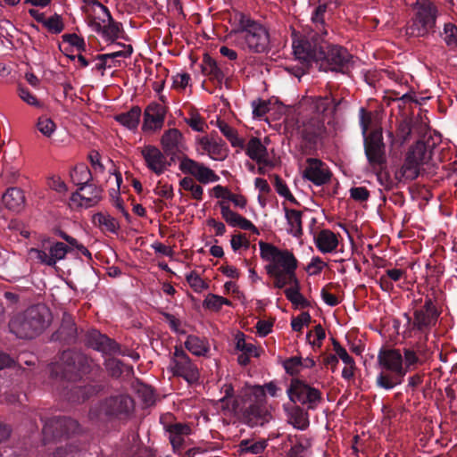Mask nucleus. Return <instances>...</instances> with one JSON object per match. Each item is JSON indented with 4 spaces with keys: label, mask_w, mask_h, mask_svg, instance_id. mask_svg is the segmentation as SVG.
<instances>
[{
    "label": "nucleus",
    "mask_w": 457,
    "mask_h": 457,
    "mask_svg": "<svg viewBox=\"0 0 457 457\" xmlns=\"http://www.w3.org/2000/svg\"><path fill=\"white\" fill-rule=\"evenodd\" d=\"M343 99L336 100L331 94L313 96L309 99L311 115L296 120L295 129L301 137V152L304 155H313L318 143L327 133L325 120L332 118Z\"/></svg>",
    "instance_id": "f257e3e1"
},
{
    "label": "nucleus",
    "mask_w": 457,
    "mask_h": 457,
    "mask_svg": "<svg viewBox=\"0 0 457 457\" xmlns=\"http://www.w3.org/2000/svg\"><path fill=\"white\" fill-rule=\"evenodd\" d=\"M233 29L232 34L237 35V45L252 53H266L270 50V35L266 28L250 15L235 11L229 18Z\"/></svg>",
    "instance_id": "f03ea898"
},
{
    "label": "nucleus",
    "mask_w": 457,
    "mask_h": 457,
    "mask_svg": "<svg viewBox=\"0 0 457 457\" xmlns=\"http://www.w3.org/2000/svg\"><path fill=\"white\" fill-rule=\"evenodd\" d=\"M261 258L268 262L265 266L267 274L273 278V286L282 289L287 286V280L296 277L295 270L298 262L288 250H281L272 244L259 242Z\"/></svg>",
    "instance_id": "7ed1b4c3"
},
{
    "label": "nucleus",
    "mask_w": 457,
    "mask_h": 457,
    "mask_svg": "<svg viewBox=\"0 0 457 457\" xmlns=\"http://www.w3.org/2000/svg\"><path fill=\"white\" fill-rule=\"evenodd\" d=\"M440 314L441 312L431 297L427 296L424 301L422 298L413 300L410 312L403 313L406 320L403 337L427 339L436 326Z\"/></svg>",
    "instance_id": "20e7f679"
},
{
    "label": "nucleus",
    "mask_w": 457,
    "mask_h": 457,
    "mask_svg": "<svg viewBox=\"0 0 457 457\" xmlns=\"http://www.w3.org/2000/svg\"><path fill=\"white\" fill-rule=\"evenodd\" d=\"M50 316V312L46 305L30 306L25 312L12 318L9 322L10 331L20 338H34L49 325Z\"/></svg>",
    "instance_id": "39448f33"
},
{
    "label": "nucleus",
    "mask_w": 457,
    "mask_h": 457,
    "mask_svg": "<svg viewBox=\"0 0 457 457\" xmlns=\"http://www.w3.org/2000/svg\"><path fill=\"white\" fill-rule=\"evenodd\" d=\"M377 361L381 369L376 378L378 387L389 391L403 382L405 373L400 349L381 347L378 353Z\"/></svg>",
    "instance_id": "423d86ee"
},
{
    "label": "nucleus",
    "mask_w": 457,
    "mask_h": 457,
    "mask_svg": "<svg viewBox=\"0 0 457 457\" xmlns=\"http://www.w3.org/2000/svg\"><path fill=\"white\" fill-rule=\"evenodd\" d=\"M71 181L78 189L71 195L70 200L83 208L96 206L103 198V189L91 183L93 177L90 170L84 164L75 166L71 171Z\"/></svg>",
    "instance_id": "0eeeda50"
},
{
    "label": "nucleus",
    "mask_w": 457,
    "mask_h": 457,
    "mask_svg": "<svg viewBox=\"0 0 457 457\" xmlns=\"http://www.w3.org/2000/svg\"><path fill=\"white\" fill-rule=\"evenodd\" d=\"M91 360L80 352L64 350L59 361L50 367L51 376L68 381H75L90 369Z\"/></svg>",
    "instance_id": "6e6552de"
},
{
    "label": "nucleus",
    "mask_w": 457,
    "mask_h": 457,
    "mask_svg": "<svg viewBox=\"0 0 457 457\" xmlns=\"http://www.w3.org/2000/svg\"><path fill=\"white\" fill-rule=\"evenodd\" d=\"M414 15L407 27L411 37H425L435 33L438 9L431 0H416L412 4Z\"/></svg>",
    "instance_id": "1a4fd4ad"
},
{
    "label": "nucleus",
    "mask_w": 457,
    "mask_h": 457,
    "mask_svg": "<svg viewBox=\"0 0 457 457\" xmlns=\"http://www.w3.org/2000/svg\"><path fill=\"white\" fill-rule=\"evenodd\" d=\"M323 43L319 32L311 31L302 34L296 31L292 33V47L295 59L299 63H319L322 54Z\"/></svg>",
    "instance_id": "9d476101"
},
{
    "label": "nucleus",
    "mask_w": 457,
    "mask_h": 457,
    "mask_svg": "<svg viewBox=\"0 0 457 457\" xmlns=\"http://www.w3.org/2000/svg\"><path fill=\"white\" fill-rule=\"evenodd\" d=\"M135 410L133 398L127 394H117L101 401L96 408L90 410V415H104L110 420H128Z\"/></svg>",
    "instance_id": "9b49d317"
},
{
    "label": "nucleus",
    "mask_w": 457,
    "mask_h": 457,
    "mask_svg": "<svg viewBox=\"0 0 457 457\" xmlns=\"http://www.w3.org/2000/svg\"><path fill=\"white\" fill-rule=\"evenodd\" d=\"M43 422V441L45 444L55 439L69 437L71 435L78 434L80 431V426L76 420L65 416H55L44 420Z\"/></svg>",
    "instance_id": "f8f14e48"
},
{
    "label": "nucleus",
    "mask_w": 457,
    "mask_h": 457,
    "mask_svg": "<svg viewBox=\"0 0 457 457\" xmlns=\"http://www.w3.org/2000/svg\"><path fill=\"white\" fill-rule=\"evenodd\" d=\"M322 54L318 63L320 69L342 73L350 69L353 55L345 47L324 42Z\"/></svg>",
    "instance_id": "ddd939ff"
},
{
    "label": "nucleus",
    "mask_w": 457,
    "mask_h": 457,
    "mask_svg": "<svg viewBox=\"0 0 457 457\" xmlns=\"http://www.w3.org/2000/svg\"><path fill=\"white\" fill-rule=\"evenodd\" d=\"M287 394L292 403L307 405L309 410L316 409L322 401V393L318 388L310 386L305 380L298 378L291 379Z\"/></svg>",
    "instance_id": "4468645a"
},
{
    "label": "nucleus",
    "mask_w": 457,
    "mask_h": 457,
    "mask_svg": "<svg viewBox=\"0 0 457 457\" xmlns=\"http://www.w3.org/2000/svg\"><path fill=\"white\" fill-rule=\"evenodd\" d=\"M253 390L256 400L245 409L243 413L244 422L252 428L262 427L270 419V413L265 404L264 389L260 386H255Z\"/></svg>",
    "instance_id": "2eb2a0df"
},
{
    "label": "nucleus",
    "mask_w": 457,
    "mask_h": 457,
    "mask_svg": "<svg viewBox=\"0 0 457 457\" xmlns=\"http://www.w3.org/2000/svg\"><path fill=\"white\" fill-rule=\"evenodd\" d=\"M85 344L94 350L101 352L104 355L130 356L129 350L122 348L114 339L102 334L97 329H89L85 334Z\"/></svg>",
    "instance_id": "dca6fc26"
},
{
    "label": "nucleus",
    "mask_w": 457,
    "mask_h": 457,
    "mask_svg": "<svg viewBox=\"0 0 457 457\" xmlns=\"http://www.w3.org/2000/svg\"><path fill=\"white\" fill-rule=\"evenodd\" d=\"M170 369L173 376L183 378L189 384L197 382L200 378L198 368L181 346L175 347Z\"/></svg>",
    "instance_id": "f3484780"
},
{
    "label": "nucleus",
    "mask_w": 457,
    "mask_h": 457,
    "mask_svg": "<svg viewBox=\"0 0 457 457\" xmlns=\"http://www.w3.org/2000/svg\"><path fill=\"white\" fill-rule=\"evenodd\" d=\"M363 145L370 165L373 168H382L386 162L382 129H374L368 136H365Z\"/></svg>",
    "instance_id": "a211bd4d"
},
{
    "label": "nucleus",
    "mask_w": 457,
    "mask_h": 457,
    "mask_svg": "<svg viewBox=\"0 0 457 457\" xmlns=\"http://www.w3.org/2000/svg\"><path fill=\"white\" fill-rule=\"evenodd\" d=\"M161 418L163 428L168 433L170 443L174 453H182L187 447L189 439L187 437L192 434L191 427L182 422H165Z\"/></svg>",
    "instance_id": "6ab92c4d"
},
{
    "label": "nucleus",
    "mask_w": 457,
    "mask_h": 457,
    "mask_svg": "<svg viewBox=\"0 0 457 457\" xmlns=\"http://www.w3.org/2000/svg\"><path fill=\"white\" fill-rule=\"evenodd\" d=\"M179 170L195 178L202 184L216 182L220 177L204 164L184 155L179 163Z\"/></svg>",
    "instance_id": "aec40b11"
},
{
    "label": "nucleus",
    "mask_w": 457,
    "mask_h": 457,
    "mask_svg": "<svg viewBox=\"0 0 457 457\" xmlns=\"http://www.w3.org/2000/svg\"><path fill=\"white\" fill-rule=\"evenodd\" d=\"M161 145L164 154L170 157L171 162H175V158L179 154H184L187 150L183 134L178 129H170L164 131L161 137Z\"/></svg>",
    "instance_id": "412c9836"
},
{
    "label": "nucleus",
    "mask_w": 457,
    "mask_h": 457,
    "mask_svg": "<svg viewBox=\"0 0 457 457\" xmlns=\"http://www.w3.org/2000/svg\"><path fill=\"white\" fill-rule=\"evenodd\" d=\"M401 352L405 375L417 370L427 359L426 344L424 342H416L410 346L403 347Z\"/></svg>",
    "instance_id": "4be33fe9"
},
{
    "label": "nucleus",
    "mask_w": 457,
    "mask_h": 457,
    "mask_svg": "<svg viewBox=\"0 0 457 457\" xmlns=\"http://www.w3.org/2000/svg\"><path fill=\"white\" fill-rule=\"evenodd\" d=\"M307 167L303 170V177L316 186H322L329 182L332 173L327 164L317 158H308Z\"/></svg>",
    "instance_id": "5701e85b"
},
{
    "label": "nucleus",
    "mask_w": 457,
    "mask_h": 457,
    "mask_svg": "<svg viewBox=\"0 0 457 457\" xmlns=\"http://www.w3.org/2000/svg\"><path fill=\"white\" fill-rule=\"evenodd\" d=\"M141 154L146 163L147 168L156 175L162 174L167 167L173 162L167 161L166 154L154 145H145L141 150Z\"/></svg>",
    "instance_id": "b1692460"
},
{
    "label": "nucleus",
    "mask_w": 457,
    "mask_h": 457,
    "mask_svg": "<svg viewBox=\"0 0 457 457\" xmlns=\"http://www.w3.org/2000/svg\"><path fill=\"white\" fill-rule=\"evenodd\" d=\"M85 4L88 6L99 7L103 11L104 15L107 17L108 24L104 26L103 36L107 41H111L112 43H113L119 37L122 39H127V37L123 35L124 31L122 24L113 20L111 12L105 5H104L97 0H86Z\"/></svg>",
    "instance_id": "393cba45"
},
{
    "label": "nucleus",
    "mask_w": 457,
    "mask_h": 457,
    "mask_svg": "<svg viewBox=\"0 0 457 457\" xmlns=\"http://www.w3.org/2000/svg\"><path fill=\"white\" fill-rule=\"evenodd\" d=\"M52 341L59 342L62 345H73L78 340V329L72 317L64 313L59 328L53 333Z\"/></svg>",
    "instance_id": "a878e982"
},
{
    "label": "nucleus",
    "mask_w": 457,
    "mask_h": 457,
    "mask_svg": "<svg viewBox=\"0 0 457 457\" xmlns=\"http://www.w3.org/2000/svg\"><path fill=\"white\" fill-rule=\"evenodd\" d=\"M37 253V259L43 264L49 267H54L57 262L63 260L66 254L71 252V248L62 242L53 243L48 251L46 250H34Z\"/></svg>",
    "instance_id": "bb28decb"
},
{
    "label": "nucleus",
    "mask_w": 457,
    "mask_h": 457,
    "mask_svg": "<svg viewBox=\"0 0 457 457\" xmlns=\"http://www.w3.org/2000/svg\"><path fill=\"white\" fill-rule=\"evenodd\" d=\"M198 142L212 159L222 161L227 158L228 154V146L216 132L211 134L210 137H201Z\"/></svg>",
    "instance_id": "cd10ccee"
},
{
    "label": "nucleus",
    "mask_w": 457,
    "mask_h": 457,
    "mask_svg": "<svg viewBox=\"0 0 457 457\" xmlns=\"http://www.w3.org/2000/svg\"><path fill=\"white\" fill-rule=\"evenodd\" d=\"M165 107L158 103L150 104L144 112V130L160 129L165 120Z\"/></svg>",
    "instance_id": "c85d7f7f"
},
{
    "label": "nucleus",
    "mask_w": 457,
    "mask_h": 457,
    "mask_svg": "<svg viewBox=\"0 0 457 457\" xmlns=\"http://www.w3.org/2000/svg\"><path fill=\"white\" fill-rule=\"evenodd\" d=\"M4 206L14 213H20L26 206V196L24 191L17 187H8L2 195Z\"/></svg>",
    "instance_id": "c756f323"
},
{
    "label": "nucleus",
    "mask_w": 457,
    "mask_h": 457,
    "mask_svg": "<svg viewBox=\"0 0 457 457\" xmlns=\"http://www.w3.org/2000/svg\"><path fill=\"white\" fill-rule=\"evenodd\" d=\"M435 143L428 139L426 142L417 141L408 151L406 157H411L416 162L423 165L432 158Z\"/></svg>",
    "instance_id": "7c9ffc66"
},
{
    "label": "nucleus",
    "mask_w": 457,
    "mask_h": 457,
    "mask_svg": "<svg viewBox=\"0 0 457 457\" xmlns=\"http://www.w3.org/2000/svg\"><path fill=\"white\" fill-rule=\"evenodd\" d=\"M245 154L259 165H270V162L268 159L267 147L262 145L261 139L258 137H252L248 141Z\"/></svg>",
    "instance_id": "2f4dec72"
},
{
    "label": "nucleus",
    "mask_w": 457,
    "mask_h": 457,
    "mask_svg": "<svg viewBox=\"0 0 457 457\" xmlns=\"http://www.w3.org/2000/svg\"><path fill=\"white\" fill-rule=\"evenodd\" d=\"M119 46H123L125 49L121 51H117L110 54H97L96 56V59L99 61V62L96 65L95 69L99 71H104L106 68H111L112 65L108 63V60H112L113 66H116V62H119L117 61V58L122 57V58H128L130 57V55L133 53V47L131 45H125L119 43Z\"/></svg>",
    "instance_id": "473e14b6"
},
{
    "label": "nucleus",
    "mask_w": 457,
    "mask_h": 457,
    "mask_svg": "<svg viewBox=\"0 0 457 457\" xmlns=\"http://www.w3.org/2000/svg\"><path fill=\"white\" fill-rule=\"evenodd\" d=\"M316 247L323 253H332L338 245L337 235L329 229L320 230L315 237Z\"/></svg>",
    "instance_id": "72a5a7b5"
},
{
    "label": "nucleus",
    "mask_w": 457,
    "mask_h": 457,
    "mask_svg": "<svg viewBox=\"0 0 457 457\" xmlns=\"http://www.w3.org/2000/svg\"><path fill=\"white\" fill-rule=\"evenodd\" d=\"M202 70L204 75L207 76L212 82L221 87L224 78L222 71L219 67L218 61L209 54H205L203 60Z\"/></svg>",
    "instance_id": "f704fd0d"
},
{
    "label": "nucleus",
    "mask_w": 457,
    "mask_h": 457,
    "mask_svg": "<svg viewBox=\"0 0 457 457\" xmlns=\"http://www.w3.org/2000/svg\"><path fill=\"white\" fill-rule=\"evenodd\" d=\"M287 285H290V287L284 290L287 299L296 306H300L301 308H308L311 303L300 293V282L297 277L287 280Z\"/></svg>",
    "instance_id": "c9c22d12"
},
{
    "label": "nucleus",
    "mask_w": 457,
    "mask_h": 457,
    "mask_svg": "<svg viewBox=\"0 0 457 457\" xmlns=\"http://www.w3.org/2000/svg\"><path fill=\"white\" fill-rule=\"evenodd\" d=\"M421 164L416 162L411 159V157H405L404 162L400 170L395 171V180L402 182L405 180H414L420 173Z\"/></svg>",
    "instance_id": "e433bc0d"
},
{
    "label": "nucleus",
    "mask_w": 457,
    "mask_h": 457,
    "mask_svg": "<svg viewBox=\"0 0 457 457\" xmlns=\"http://www.w3.org/2000/svg\"><path fill=\"white\" fill-rule=\"evenodd\" d=\"M411 131V120L404 119L398 123L395 134H394L392 131L388 132V137L391 139L392 145H403L410 139Z\"/></svg>",
    "instance_id": "4c0bfd02"
},
{
    "label": "nucleus",
    "mask_w": 457,
    "mask_h": 457,
    "mask_svg": "<svg viewBox=\"0 0 457 457\" xmlns=\"http://www.w3.org/2000/svg\"><path fill=\"white\" fill-rule=\"evenodd\" d=\"M283 210L287 224L290 227V233L295 237H300L303 235V212L290 209L285 204H283Z\"/></svg>",
    "instance_id": "58836bf2"
},
{
    "label": "nucleus",
    "mask_w": 457,
    "mask_h": 457,
    "mask_svg": "<svg viewBox=\"0 0 457 457\" xmlns=\"http://www.w3.org/2000/svg\"><path fill=\"white\" fill-rule=\"evenodd\" d=\"M92 222L104 232L117 234L120 229L117 220L108 213L97 212L94 214Z\"/></svg>",
    "instance_id": "ea45409f"
},
{
    "label": "nucleus",
    "mask_w": 457,
    "mask_h": 457,
    "mask_svg": "<svg viewBox=\"0 0 457 457\" xmlns=\"http://www.w3.org/2000/svg\"><path fill=\"white\" fill-rule=\"evenodd\" d=\"M141 108L133 106L129 111L117 114L114 119L127 129L134 130L139 124Z\"/></svg>",
    "instance_id": "a19ab883"
},
{
    "label": "nucleus",
    "mask_w": 457,
    "mask_h": 457,
    "mask_svg": "<svg viewBox=\"0 0 457 457\" xmlns=\"http://www.w3.org/2000/svg\"><path fill=\"white\" fill-rule=\"evenodd\" d=\"M220 206L221 216L229 226L246 228L245 225L250 222L249 220L230 210L229 206L223 202H220Z\"/></svg>",
    "instance_id": "79ce46f5"
},
{
    "label": "nucleus",
    "mask_w": 457,
    "mask_h": 457,
    "mask_svg": "<svg viewBox=\"0 0 457 457\" xmlns=\"http://www.w3.org/2000/svg\"><path fill=\"white\" fill-rule=\"evenodd\" d=\"M328 4V0H318V4L312 11L311 18L315 29L318 30L317 32H321L323 35H327V30L324 29V26Z\"/></svg>",
    "instance_id": "37998d69"
},
{
    "label": "nucleus",
    "mask_w": 457,
    "mask_h": 457,
    "mask_svg": "<svg viewBox=\"0 0 457 457\" xmlns=\"http://www.w3.org/2000/svg\"><path fill=\"white\" fill-rule=\"evenodd\" d=\"M185 347L194 355L196 356H204L209 351V346L207 342H205L204 339L194 336L189 335L187 337V340L185 342Z\"/></svg>",
    "instance_id": "c03bdc74"
},
{
    "label": "nucleus",
    "mask_w": 457,
    "mask_h": 457,
    "mask_svg": "<svg viewBox=\"0 0 457 457\" xmlns=\"http://www.w3.org/2000/svg\"><path fill=\"white\" fill-rule=\"evenodd\" d=\"M217 126L234 147H244V140L239 138L237 130L224 120H218Z\"/></svg>",
    "instance_id": "a18cd8bd"
},
{
    "label": "nucleus",
    "mask_w": 457,
    "mask_h": 457,
    "mask_svg": "<svg viewBox=\"0 0 457 457\" xmlns=\"http://www.w3.org/2000/svg\"><path fill=\"white\" fill-rule=\"evenodd\" d=\"M104 366L111 377L118 378L124 372L125 369L132 371V366L125 365L120 360L110 357L104 361Z\"/></svg>",
    "instance_id": "49530a36"
},
{
    "label": "nucleus",
    "mask_w": 457,
    "mask_h": 457,
    "mask_svg": "<svg viewBox=\"0 0 457 457\" xmlns=\"http://www.w3.org/2000/svg\"><path fill=\"white\" fill-rule=\"evenodd\" d=\"M235 340L236 350L241 352V353L253 354L254 357L260 356V350L252 343L245 341V335L243 332L238 331L235 337Z\"/></svg>",
    "instance_id": "de8ad7c7"
},
{
    "label": "nucleus",
    "mask_w": 457,
    "mask_h": 457,
    "mask_svg": "<svg viewBox=\"0 0 457 457\" xmlns=\"http://www.w3.org/2000/svg\"><path fill=\"white\" fill-rule=\"evenodd\" d=\"M290 419L293 426L297 429L304 430L309 426L307 413L300 406L293 407Z\"/></svg>",
    "instance_id": "09e8293b"
},
{
    "label": "nucleus",
    "mask_w": 457,
    "mask_h": 457,
    "mask_svg": "<svg viewBox=\"0 0 457 457\" xmlns=\"http://www.w3.org/2000/svg\"><path fill=\"white\" fill-rule=\"evenodd\" d=\"M268 444L265 439L260 441H253L251 439L242 440L239 446L243 453H248L252 454H260L262 453Z\"/></svg>",
    "instance_id": "8fccbe9b"
},
{
    "label": "nucleus",
    "mask_w": 457,
    "mask_h": 457,
    "mask_svg": "<svg viewBox=\"0 0 457 457\" xmlns=\"http://www.w3.org/2000/svg\"><path fill=\"white\" fill-rule=\"evenodd\" d=\"M441 36L450 49L457 47V26L455 24L452 22L445 23Z\"/></svg>",
    "instance_id": "3c124183"
},
{
    "label": "nucleus",
    "mask_w": 457,
    "mask_h": 457,
    "mask_svg": "<svg viewBox=\"0 0 457 457\" xmlns=\"http://www.w3.org/2000/svg\"><path fill=\"white\" fill-rule=\"evenodd\" d=\"M282 365L288 375L295 377L303 369V358L300 356H292L286 359Z\"/></svg>",
    "instance_id": "603ef678"
},
{
    "label": "nucleus",
    "mask_w": 457,
    "mask_h": 457,
    "mask_svg": "<svg viewBox=\"0 0 457 457\" xmlns=\"http://www.w3.org/2000/svg\"><path fill=\"white\" fill-rule=\"evenodd\" d=\"M186 279L189 286L194 289L195 292L200 293L209 287L208 283L204 282L198 273L195 270L189 272L186 276Z\"/></svg>",
    "instance_id": "864d4df0"
},
{
    "label": "nucleus",
    "mask_w": 457,
    "mask_h": 457,
    "mask_svg": "<svg viewBox=\"0 0 457 457\" xmlns=\"http://www.w3.org/2000/svg\"><path fill=\"white\" fill-rule=\"evenodd\" d=\"M37 128L44 136L50 137L56 129V125L50 118L41 116L37 120Z\"/></svg>",
    "instance_id": "5fc2aeb1"
},
{
    "label": "nucleus",
    "mask_w": 457,
    "mask_h": 457,
    "mask_svg": "<svg viewBox=\"0 0 457 457\" xmlns=\"http://www.w3.org/2000/svg\"><path fill=\"white\" fill-rule=\"evenodd\" d=\"M44 26L53 34H59L64 29L62 16L57 13H54L53 16L46 19Z\"/></svg>",
    "instance_id": "6e6d98bb"
},
{
    "label": "nucleus",
    "mask_w": 457,
    "mask_h": 457,
    "mask_svg": "<svg viewBox=\"0 0 457 457\" xmlns=\"http://www.w3.org/2000/svg\"><path fill=\"white\" fill-rule=\"evenodd\" d=\"M79 445L73 443L66 444L65 446H59L50 457H74V454L80 451Z\"/></svg>",
    "instance_id": "4d7b16f0"
},
{
    "label": "nucleus",
    "mask_w": 457,
    "mask_h": 457,
    "mask_svg": "<svg viewBox=\"0 0 457 457\" xmlns=\"http://www.w3.org/2000/svg\"><path fill=\"white\" fill-rule=\"evenodd\" d=\"M338 287V285H335L334 283H328V285H326V287H324L321 289L320 296L322 300L325 302V303L328 304V306L334 307L339 304L340 301L338 300V298L335 295L329 293L328 290V288Z\"/></svg>",
    "instance_id": "13d9d810"
},
{
    "label": "nucleus",
    "mask_w": 457,
    "mask_h": 457,
    "mask_svg": "<svg viewBox=\"0 0 457 457\" xmlns=\"http://www.w3.org/2000/svg\"><path fill=\"white\" fill-rule=\"evenodd\" d=\"M332 344L334 351L336 353L335 355H337V359L340 358L345 364H355L353 358L351 355H349L347 351L339 344L337 340L332 338Z\"/></svg>",
    "instance_id": "bf43d9fd"
},
{
    "label": "nucleus",
    "mask_w": 457,
    "mask_h": 457,
    "mask_svg": "<svg viewBox=\"0 0 457 457\" xmlns=\"http://www.w3.org/2000/svg\"><path fill=\"white\" fill-rule=\"evenodd\" d=\"M62 38L64 42L69 43L71 46L76 47L79 51L86 50V43L84 38L78 36L76 33L63 34Z\"/></svg>",
    "instance_id": "052dcab7"
},
{
    "label": "nucleus",
    "mask_w": 457,
    "mask_h": 457,
    "mask_svg": "<svg viewBox=\"0 0 457 457\" xmlns=\"http://www.w3.org/2000/svg\"><path fill=\"white\" fill-rule=\"evenodd\" d=\"M139 396L147 405H152L155 402L154 389L147 385H141L137 390Z\"/></svg>",
    "instance_id": "680f3d73"
},
{
    "label": "nucleus",
    "mask_w": 457,
    "mask_h": 457,
    "mask_svg": "<svg viewBox=\"0 0 457 457\" xmlns=\"http://www.w3.org/2000/svg\"><path fill=\"white\" fill-rule=\"evenodd\" d=\"M47 186L57 193H66L68 187L65 182L59 177L53 175L47 179Z\"/></svg>",
    "instance_id": "e2e57ef3"
},
{
    "label": "nucleus",
    "mask_w": 457,
    "mask_h": 457,
    "mask_svg": "<svg viewBox=\"0 0 457 457\" xmlns=\"http://www.w3.org/2000/svg\"><path fill=\"white\" fill-rule=\"evenodd\" d=\"M18 95L28 104L32 106H40V103L38 102L37 97L34 95H32L27 87L19 85Z\"/></svg>",
    "instance_id": "0e129e2a"
},
{
    "label": "nucleus",
    "mask_w": 457,
    "mask_h": 457,
    "mask_svg": "<svg viewBox=\"0 0 457 457\" xmlns=\"http://www.w3.org/2000/svg\"><path fill=\"white\" fill-rule=\"evenodd\" d=\"M359 117L360 126L361 128L362 134L365 137L372 121V114L370 112H368L365 108L361 107L359 111Z\"/></svg>",
    "instance_id": "69168bd1"
},
{
    "label": "nucleus",
    "mask_w": 457,
    "mask_h": 457,
    "mask_svg": "<svg viewBox=\"0 0 457 457\" xmlns=\"http://www.w3.org/2000/svg\"><path fill=\"white\" fill-rule=\"evenodd\" d=\"M220 295L209 294L203 303V306L213 312H219L221 309L220 301Z\"/></svg>",
    "instance_id": "338daca9"
},
{
    "label": "nucleus",
    "mask_w": 457,
    "mask_h": 457,
    "mask_svg": "<svg viewBox=\"0 0 457 457\" xmlns=\"http://www.w3.org/2000/svg\"><path fill=\"white\" fill-rule=\"evenodd\" d=\"M253 113L255 117H262L270 111V102L261 100L253 101Z\"/></svg>",
    "instance_id": "774afa93"
}]
</instances>
